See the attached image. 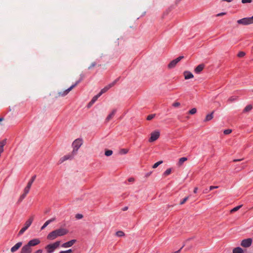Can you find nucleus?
<instances>
[{"label": "nucleus", "mask_w": 253, "mask_h": 253, "mask_svg": "<svg viewBox=\"0 0 253 253\" xmlns=\"http://www.w3.org/2000/svg\"><path fill=\"white\" fill-rule=\"evenodd\" d=\"M68 233V230L65 228H60L50 232L47 236L48 240H53L59 236H62Z\"/></svg>", "instance_id": "1"}, {"label": "nucleus", "mask_w": 253, "mask_h": 253, "mask_svg": "<svg viewBox=\"0 0 253 253\" xmlns=\"http://www.w3.org/2000/svg\"><path fill=\"white\" fill-rule=\"evenodd\" d=\"M82 144L83 140L82 139L78 138L74 140L72 143V147L73 148L72 153L76 154Z\"/></svg>", "instance_id": "2"}, {"label": "nucleus", "mask_w": 253, "mask_h": 253, "mask_svg": "<svg viewBox=\"0 0 253 253\" xmlns=\"http://www.w3.org/2000/svg\"><path fill=\"white\" fill-rule=\"evenodd\" d=\"M34 220V216H31L25 224V226L23 227L19 232L18 236H20L30 227Z\"/></svg>", "instance_id": "3"}, {"label": "nucleus", "mask_w": 253, "mask_h": 253, "mask_svg": "<svg viewBox=\"0 0 253 253\" xmlns=\"http://www.w3.org/2000/svg\"><path fill=\"white\" fill-rule=\"evenodd\" d=\"M60 242L57 241L53 244H49L45 247V249L48 253H52L60 245Z\"/></svg>", "instance_id": "4"}, {"label": "nucleus", "mask_w": 253, "mask_h": 253, "mask_svg": "<svg viewBox=\"0 0 253 253\" xmlns=\"http://www.w3.org/2000/svg\"><path fill=\"white\" fill-rule=\"evenodd\" d=\"M237 23L239 24H242L243 25H247L251 24H253V16L251 17L244 18L238 20Z\"/></svg>", "instance_id": "5"}, {"label": "nucleus", "mask_w": 253, "mask_h": 253, "mask_svg": "<svg viewBox=\"0 0 253 253\" xmlns=\"http://www.w3.org/2000/svg\"><path fill=\"white\" fill-rule=\"evenodd\" d=\"M82 78L79 81H77L75 84L71 85L69 88L63 91H61L58 93L59 96H64L67 95L72 89H73L75 86H76L79 83L82 81Z\"/></svg>", "instance_id": "6"}, {"label": "nucleus", "mask_w": 253, "mask_h": 253, "mask_svg": "<svg viewBox=\"0 0 253 253\" xmlns=\"http://www.w3.org/2000/svg\"><path fill=\"white\" fill-rule=\"evenodd\" d=\"M119 78L117 79L114 81H113L112 83L108 84L106 86H105L103 88H102L100 91L99 93L101 95L103 93L107 92L110 88L113 87L119 81Z\"/></svg>", "instance_id": "7"}, {"label": "nucleus", "mask_w": 253, "mask_h": 253, "mask_svg": "<svg viewBox=\"0 0 253 253\" xmlns=\"http://www.w3.org/2000/svg\"><path fill=\"white\" fill-rule=\"evenodd\" d=\"M40 241L38 239H34L30 240L27 245H25L26 247H28L29 249L32 250V247L35 246L40 244Z\"/></svg>", "instance_id": "8"}, {"label": "nucleus", "mask_w": 253, "mask_h": 253, "mask_svg": "<svg viewBox=\"0 0 253 253\" xmlns=\"http://www.w3.org/2000/svg\"><path fill=\"white\" fill-rule=\"evenodd\" d=\"M184 58L183 56H180L176 58L175 59H174L172 60L168 65V68L169 69H171L174 68L177 63H178L181 59Z\"/></svg>", "instance_id": "9"}, {"label": "nucleus", "mask_w": 253, "mask_h": 253, "mask_svg": "<svg viewBox=\"0 0 253 253\" xmlns=\"http://www.w3.org/2000/svg\"><path fill=\"white\" fill-rule=\"evenodd\" d=\"M160 136V132L158 131H155L151 133V137L149 139L150 142L156 141Z\"/></svg>", "instance_id": "10"}, {"label": "nucleus", "mask_w": 253, "mask_h": 253, "mask_svg": "<svg viewBox=\"0 0 253 253\" xmlns=\"http://www.w3.org/2000/svg\"><path fill=\"white\" fill-rule=\"evenodd\" d=\"M252 243V239L251 238H248L247 239L243 240L241 244V245L245 248L250 247Z\"/></svg>", "instance_id": "11"}, {"label": "nucleus", "mask_w": 253, "mask_h": 253, "mask_svg": "<svg viewBox=\"0 0 253 253\" xmlns=\"http://www.w3.org/2000/svg\"><path fill=\"white\" fill-rule=\"evenodd\" d=\"M74 155V154L72 153V154H68L63 156L59 160V163L61 164L67 160L72 159L73 158Z\"/></svg>", "instance_id": "12"}, {"label": "nucleus", "mask_w": 253, "mask_h": 253, "mask_svg": "<svg viewBox=\"0 0 253 253\" xmlns=\"http://www.w3.org/2000/svg\"><path fill=\"white\" fill-rule=\"evenodd\" d=\"M76 240H72L63 244L62 247L63 248H69L72 247L76 242Z\"/></svg>", "instance_id": "13"}, {"label": "nucleus", "mask_w": 253, "mask_h": 253, "mask_svg": "<svg viewBox=\"0 0 253 253\" xmlns=\"http://www.w3.org/2000/svg\"><path fill=\"white\" fill-rule=\"evenodd\" d=\"M22 245V242H18L16 243L13 247L11 248V252L14 253L16 252L21 247Z\"/></svg>", "instance_id": "14"}, {"label": "nucleus", "mask_w": 253, "mask_h": 253, "mask_svg": "<svg viewBox=\"0 0 253 253\" xmlns=\"http://www.w3.org/2000/svg\"><path fill=\"white\" fill-rule=\"evenodd\" d=\"M183 75L184 76V78L185 80H188L190 79H192L194 77L193 75L189 71H184L183 73Z\"/></svg>", "instance_id": "15"}, {"label": "nucleus", "mask_w": 253, "mask_h": 253, "mask_svg": "<svg viewBox=\"0 0 253 253\" xmlns=\"http://www.w3.org/2000/svg\"><path fill=\"white\" fill-rule=\"evenodd\" d=\"M55 219H56L55 217H53V218L47 220L41 227V230H43L49 223H50L54 221L55 220Z\"/></svg>", "instance_id": "16"}, {"label": "nucleus", "mask_w": 253, "mask_h": 253, "mask_svg": "<svg viewBox=\"0 0 253 253\" xmlns=\"http://www.w3.org/2000/svg\"><path fill=\"white\" fill-rule=\"evenodd\" d=\"M204 67H205V65L203 64L199 65L195 69V72L197 74L200 73L203 70Z\"/></svg>", "instance_id": "17"}, {"label": "nucleus", "mask_w": 253, "mask_h": 253, "mask_svg": "<svg viewBox=\"0 0 253 253\" xmlns=\"http://www.w3.org/2000/svg\"><path fill=\"white\" fill-rule=\"evenodd\" d=\"M116 112V109H114L112 113H110L108 116L106 118V121L107 122H109L111 119H112V118L114 116L115 113Z\"/></svg>", "instance_id": "18"}, {"label": "nucleus", "mask_w": 253, "mask_h": 253, "mask_svg": "<svg viewBox=\"0 0 253 253\" xmlns=\"http://www.w3.org/2000/svg\"><path fill=\"white\" fill-rule=\"evenodd\" d=\"M32 250L29 249L28 247L23 246L21 249V253H31Z\"/></svg>", "instance_id": "19"}, {"label": "nucleus", "mask_w": 253, "mask_h": 253, "mask_svg": "<svg viewBox=\"0 0 253 253\" xmlns=\"http://www.w3.org/2000/svg\"><path fill=\"white\" fill-rule=\"evenodd\" d=\"M187 160V158L186 157H182L179 159L177 165L179 167L181 166Z\"/></svg>", "instance_id": "20"}, {"label": "nucleus", "mask_w": 253, "mask_h": 253, "mask_svg": "<svg viewBox=\"0 0 253 253\" xmlns=\"http://www.w3.org/2000/svg\"><path fill=\"white\" fill-rule=\"evenodd\" d=\"M214 113V111H212L211 114H208L207 115L205 121L207 122L211 120L213 118V114Z\"/></svg>", "instance_id": "21"}, {"label": "nucleus", "mask_w": 253, "mask_h": 253, "mask_svg": "<svg viewBox=\"0 0 253 253\" xmlns=\"http://www.w3.org/2000/svg\"><path fill=\"white\" fill-rule=\"evenodd\" d=\"M233 253H243V251L241 248L237 247V248H235L233 250Z\"/></svg>", "instance_id": "22"}, {"label": "nucleus", "mask_w": 253, "mask_h": 253, "mask_svg": "<svg viewBox=\"0 0 253 253\" xmlns=\"http://www.w3.org/2000/svg\"><path fill=\"white\" fill-rule=\"evenodd\" d=\"M36 178V175H33L31 179L28 182L27 185L31 187V186H32L33 182L35 180Z\"/></svg>", "instance_id": "23"}, {"label": "nucleus", "mask_w": 253, "mask_h": 253, "mask_svg": "<svg viewBox=\"0 0 253 253\" xmlns=\"http://www.w3.org/2000/svg\"><path fill=\"white\" fill-rule=\"evenodd\" d=\"M253 108V106L251 105H247L244 109V112H247L251 111Z\"/></svg>", "instance_id": "24"}, {"label": "nucleus", "mask_w": 253, "mask_h": 253, "mask_svg": "<svg viewBox=\"0 0 253 253\" xmlns=\"http://www.w3.org/2000/svg\"><path fill=\"white\" fill-rule=\"evenodd\" d=\"M242 207V205H239L238 206H237V207L234 208L230 211V212L233 213L234 212H235V211H238Z\"/></svg>", "instance_id": "25"}, {"label": "nucleus", "mask_w": 253, "mask_h": 253, "mask_svg": "<svg viewBox=\"0 0 253 253\" xmlns=\"http://www.w3.org/2000/svg\"><path fill=\"white\" fill-rule=\"evenodd\" d=\"M101 96L100 93H99L96 95L94 96L92 99H91V103H95V102L97 100V99Z\"/></svg>", "instance_id": "26"}, {"label": "nucleus", "mask_w": 253, "mask_h": 253, "mask_svg": "<svg viewBox=\"0 0 253 253\" xmlns=\"http://www.w3.org/2000/svg\"><path fill=\"white\" fill-rule=\"evenodd\" d=\"M171 169H167L164 173V175L165 176H167V175L170 174L171 173Z\"/></svg>", "instance_id": "27"}, {"label": "nucleus", "mask_w": 253, "mask_h": 253, "mask_svg": "<svg viewBox=\"0 0 253 253\" xmlns=\"http://www.w3.org/2000/svg\"><path fill=\"white\" fill-rule=\"evenodd\" d=\"M30 188L31 186L27 185L24 190V193L27 195L29 193Z\"/></svg>", "instance_id": "28"}, {"label": "nucleus", "mask_w": 253, "mask_h": 253, "mask_svg": "<svg viewBox=\"0 0 253 253\" xmlns=\"http://www.w3.org/2000/svg\"><path fill=\"white\" fill-rule=\"evenodd\" d=\"M112 154H113V151L111 150H107L105 152V155L106 156H110L112 155Z\"/></svg>", "instance_id": "29"}, {"label": "nucleus", "mask_w": 253, "mask_h": 253, "mask_svg": "<svg viewBox=\"0 0 253 253\" xmlns=\"http://www.w3.org/2000/svg\"><path fill=\"white\" fill-rule=\"evenodd\" d=\"M163 163V161H159L157 163H156L155 164H154V165L153 166L152 168L153 169H156V168H157L160 164H162Z\"/></svg>", "instance_id": "30"}, {"label": "nucleus", "mask_w": 253, "mask_h": 253, "mask_svg": "<svg viewBox=\"0 0 253 253\" xmlns=\"http://www.w3.org/2000/svg\"><path fill=\"white\" fill-rule=\"evenodd\" d=\"M116 234L118 237H123L125 236V233L122 231H117Z\"/></svg>", "instance_id": "31"}, {"label": "nucleus", "mask_w": 253, "mask_h": 253, "mask_svg": "<svg viewBox=\"0 0 253 253\" xmlns=\"http://www.w3.org/2000/svg\"><path fill=\"white\" fill-rule=\"evenodd\" d=\"M155 116H156V114H155L149 115L147 116V120L148 121H150V120H152L155 117Z\"/></svg>", "instance_id": "32"}, {"label": "nucleus", "mask_w": 253, "mask_h": 253, "mask_svg": "<svg viewBox=\"0 0 253 253\" xmlns=\"http://www.w3.org/2000/svg\"><path fill=\"white\" fill-rule=\"evenodd\" d=\"M26 195H27L26 194H25V193H23V194H22V195L20 196V198H19V200H18V202L19 203L21 202V201H22V200H23L25 198V197L26 196Z\"/></svg>", "instance_id": "33"}, {"label": "nucleus", "mask_w": 253, "mask_h": 253, "mask_svg": "<svg viewBox=\"0 0 253 253\" xmlns=\"http://www.w3.org/2000/svg\"><path fill=\"white\" fill-rule=\"evenodd\" d=\"M246 53L245 52H243V51H240L237 56L238 57H240V58H242V57H243L245 55Z\"/></svg>", "instance_id": "34"}, {"label": "nucleus", "mask_w": 253, "mask_h": 253, "mask_svg": "<svg viewBox=\"0 0 253 253\" xmlns=\"http://www.w3.org/2000/svg\"><path fill=\"white\" fill-rule=\"evenodd\" d=\"M197 112V109L195 108L190 110L189 112V114L191 115L195 114Z\"/></svg>", "instance_id": "35"}, {"label": "nucleus", "mask_w": 253, "mask_h": 253, "mask_svg": "<svg viewBox=\"0 0 253 253\" xmlns=\"http://www.w3.org/2000/svg\"><path fill=\"white\" fill-rule=\"evenodd\" d=\"M232 132V130L230 129H225L224 130V134H229Z\"/></svg>", "instance_id": "36"}, {"label": "nucleus", "mask_w": 253, "mask_h": 253, "mask_svg": "<svg viewBox=\"0 0 253 253\" xmlns=\"http://www.w3.org/2000/svg\"><path fill=\"white\" fill-rule=\"evenodd\" d=\"M188 199H189V197H186L184 198L182 200V201L180 202V205L184 204L188 200Z\"/></svg>", "instance_id": "37"}, {"label": "nucleus", "mask_w": 253, "mask_h": 253, "mask_svg": "<svg viewBox=\"0 0 253 253\" xmlns=\"http://www.w3.org/2000/svg\"><path fill=\"white\" fill-rule=\"evenodd\" d=\"M128 150L127 149H122L121 150L120 152L122 154H126L128 152Z\"/></svg>", "instance_id": "38"}, {"label": "nucleus", "mask_w": 253, "mask_h": 253, "mask_svg": "<svg viewBox=\"0 0 253 253\" xmlns=\"http://www.w3.org/2000/svg\"><path fill=\"white\" fill-rule=\"evenodd\" d=\"M83 217V215L82 214L78 213L76 215V218L77 219H82Z\"/></svg>", "instance_id": "39"}, {"label": "nucleus", "mask_w": 253, "mask_h": 253, "mask_svg": "<svg viewBox=\"0 0 253 253\" xmlns=\"http://www.w3.org/2000/svg\"><path fill=\"white\" fill-rule=\"evenodd\" d=\"M180 105V103L179 102H175L174 103H173L172 104V106L173 107H178Z\"/></svg>", "instance_id": "40"}, {"label": "nucleus", "mask_w": 253, "mask_h": 253, "mask_svg": "<svg viewBox=\"0 0 253 253\" xmlns=\"http://www.w3.org/2000/svg\"><path fill=\"white\" fill-rule=\"evenodd\" d=\"M252 2V0H242L243 3H251Z\"/></svg>", "instance_id": "41"}, {"label": "nucleus", "mask_w": 253, "mask_h": 253, "mask_svg": "<svg viewBox=\"0 0 253 253\" xmlns=\"http://www.w3.org/2000/svg\"><path fill=\"white\" fill-rule=\"evenodd\" d=\"M96 65L95 62H93L88 67V69H91L92 68L94 67Z\"/></svg>", "instance_id": "42"}, {"label": "nucleus", "mask_w": 253, "mask_h": 253, "mask_svg": "<svg viewBox=\"0 0 253 253\" xmlns=\"http://www.w3.org/2000/svg\"><path fill=\"white\" fill-rule=\"evenodd\" d=\"M218 188V186H211L210 187V190H212L213 189H216V188Z\"/></svg>", "instance_id": "43"}, {"label": "nucleus", "mask_w": 253, "mask_h": 253, "mask_svg": "<svg viewBox=\"0 0 253 253\" xmlns=\"http://www.w3.org/2000/svg\"><path fill=\"white\" fill-rule=\"evenodd\" d=\"M235 100V98H234L233 97H231L228 99V101L229 102H232V101H234Z\"/></svg>", "instance_id": "44"}, {"label": "nucleus", "mask_w": 253, "mask_h": 253, "mask_svg": "<svg viewBox=\"0 0 253 253\" xmlns=\"http://www.w3.org/2000/svg\"><path fill=\"white\" fill-rule=\"evenodd\" d=\"M64 253H72V250L71 249H69L67 251H63Z\"/></svg>", "instance_id": "45"}, {"label": "nucleus", "mask_w": 253, "mask_h": 253, "mask_svg": "<svg viewBox=\"0 0 253 253\" xmlns=\"http://www.w3.org/2000/svg\"><path fill=\"white\" fill-rule=\"evenodd\" d=\"M225 14V13L222 12V13H218V14H217V16H221L224 15Z\"/></svg>", "instance_id": "46"}, {"label": "nucleus", "mask_w": 253, "mask_h": 253, "mask_svg": "<svg viewBox=\"0 0 253 253\" xmlns=\"http://www.w3.org/2000/svg\"><path fill=\"white\" fill-rule=\"evenodd\" d=\"M42 253V250H37L35 253Z\"/></svg>", "instance_id": "47"}, {"label": "nucleus", "mask_w": 253, "mask_h": 253, "mask_svg": "<svg viewBox=\"0 0 253 253\" xmlns=\"http://www.w3.org/2000/svg\"><path fill=\"white\" fill-rule=\"evenodd\" d=\"M134 181V179L132 177H131V178H129L128 179V181L129 182H133Z\"/></svg>", "instance_id": "48"}, {"label": "nucleus", "mask_w": 253, "mask_h": 253, "mask_svg": "<svg viewBox=\"0 0 253 253\" xmlns=\"http://www.w3.org/2000/svg\"><path fill=\"white\" fill-rule=\"evenodd\" d=\"M197 190H198V188L197 187H195L194 189V193H196L197 192Z\"/></svg>", "instance_id": "49"}, {"label": "nucleus", "mask_w": 253, "mask_h": 253, "mask_svg": "<svg viewBox=\"0 0 253 253\" xmlns=\"http://www.w3.org/2000/svg\"><path fill=\"white\" fill-rule=\"evenodd\" d=\"M241 160H242V159H235V160H233V162H239V161H240Z\"/></svg>", "instance_id": "50"}, {"label": "nucleus", "mask_w": 253, "mask_h": 253, "mask_svg": "<svg viewBox=\"0 0 253 253\" xmlns=\"http://www.w3.org/2000/svg\"><path fill=\"white\" fill-rule=\"evenodd\" d=\"M94 103H91V100L89 102V103H88V106L90 107L91 106L92 104H93Z\"/></svg>", "instance_id": "51"}, {"label": "nucleus", "mask_w": 253, "mask_h": 253, "mask_svg": "<svg viewBox=\"0 0 253 253\" xmlns=\"http://www.w3.org/2000/svg\"><path fill=\"white\" fill-rule=\"evenodd\" d=\"M127 209H128V208H127V207H124V208L123 209V210L124 211H126Z\"/></svg>", "instance_id": "52"}, {"label": "nucleus", "mask_w": 253, "mask_h": 253, "mask_svg": "<svg viewBox=\"0 0 253 253\" xmlns=\"http://www.w3.org/2000/svg\"><path fill=\"white\" fill-rule=\"evenodd\" d=\"M224 0V1H227V2H231L233 0Z\"/></svg>", "instance_id": "53"}, {"label": "nucleus", "mask_w": 253, "mask_h": 253, "mask_svg": "<svg viewBox=\"0 0 253 253\" xmlns=\"http://www.w3.org/2000/svg\"><path fill=\"white\" fill-rule=\"evenodd\" d=\"M3 118H0V122L3 120Z\"/></svg>", "instance_id": "54"}, {"label": "nucleus", "mask_w": 253, "mask_h": 253, "mask_svg": "<svg viewBox=\"0 0 253 253\" xmlns=\"http://www.w3.org/2000/svg\"><path fill=\"white\" fill-rule=\"evenodd\" d=\"M150 174H151V173H147L146 176H149L150 175Z\"/></svg>", "instance_id": "55"}, {"label": "nucleus", "mask_w": 253, "mask_h": 253, "mask_svg": "<svg viewBox=\"0 0 253 253\" xmlns=\"http://www.w3.org/2000/svg\"><path fill=\"white\" fill-rule=\"evenodd\" d=\"M59 253H64L63 251H61Z\"/></svg>", "instance_id": "56"}]
</instances>
